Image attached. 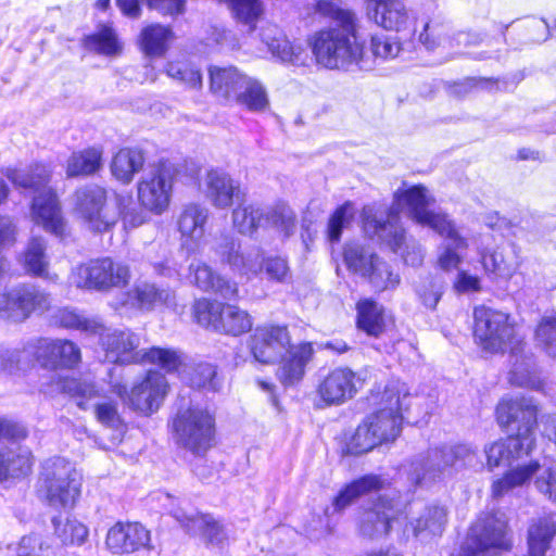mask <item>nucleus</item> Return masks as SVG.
Segmentation results:
<instances>
[{
    "mask_svg": "<svg viewBox=\"0 0 556 556\" xmlns=\"http://www.w3.org/2000/svg\"><path fill=\"white\" fill-rule=\"evenodd\" d=\"M477 249L483 269L492 280L507 281L520 266V257L514 247L496 249L490 253L480 247Z\"/></svg>",
    "mask_w": 556,
    "mask_h": 556,
    "instance_id": "32",
    "label": "nucleus"
},
{
    "mask_svg": "<svg viewBox=\"0 0 556 556\" xmlns=\"http://www.w3.org/2000/svg\"><path fill=\"white\" fill-rule=\"evenodd\" d=\"M364 379L348 367H338L319 382L317 393L325 405H340L355 396Z\"/></svg>",
    "mask_w": 556,
    "mask_h": 556,
    "instance_id": "24",
    "label": "nucleus"
},
{
    "mask_svg": "<svg viewBox=\"0 0 556 556\" xmlns=\"http://www.w3.org/2000/svg\"><path fill=\"white\" fill-rule=\"evenodd\" d=\"M218 325V332L240 336L251 330L253 320L247 311L231 304H227Z\"/></svg>",
    "mask_w": 556,
    "mask_h": 556,
    "instance_id": "50",
    "label": "nucleus"
},
{
    "mask_svg": "<svg viewBox=\"0 0 556 556\" xmlns=\"http://www.w3.org/2000/svg\"><path fill=\"white\" fill-rule=\"evenodd\" d=\"M116 205L119 211L124 227L126 229H134L149 220L147 210L141 205L138 207L132 203V199L127 194H116Z\"/></svg>",
    "mask_w": 556,
    "mask_h": 556,
    "instance_id": "53",
    "label": "nucleus"
},
{
    "mask_svg": "<svg viewBox=\"0 0 556 556\" xmlns=\"http://www.w3.org/2000/svg\"><path fill=\"white\" fill-rule=\"evenodd\" d=\"M50 306V296L35 286L21 285L0 296V318L25 320L33 312Z\"/></svg>",
    "mask_w": 556,
    "mask_h": 556,
    "instance_id": "22",
    "label": "nucleus"
},
{
    "mask_svg": "<svg viewBox=\"0 0 556 556\" xmlns=\"http://www.w3.org/2000/svg\"><path fill=\"white\" fill-rule=\"evenodd\" d=\"M355 215L354 205L345 202L340 205L331 215L328 223V239L331 242H338L341 238L342 230L348 227Z\"/></svg>",
    "mask_w": 556,
    "mask_h": 556,
    "instance_id": "60",
    "label": "nucleus"
},
{
    "mask_svg": "<svg viewBox=\"0 0 556 556\" xmlns=\"http://www.w3.org/2000/svg\"><path fill=\"white\" fill-rule=\"evenodd\" d=\"M511 547L507 517L503 511L481 514L471 526L463 545L451 556H484L492 551Z\"/></svg>",
    "mask_w": 556,
    "mask_h": 556,
    "instance_id": "10",
    "label": "nucleus"
},
{
    "mask_svg": "<svg viewBox=\"0 0 556 556\" xmlns=\"http://www.w3.org/2000/svg\"><path fill=\"white\" fill-rule=\"evenodd\" d=\"M150 542V531L139 522L118 521L109 529L105 538L108 549L116 555L149 548Z\"/></svg>",
    "mask_w": 556,
    "mask_h": 556,
    "instance_id": "26",
    "label": "nucleus"
},
{
    "mask_svg": "<svg viewBox=\"0 0 556 556\" xmlns=\"http://www.w3.org/2000/svg\"><path fill=\"white\" fill-rule=\"evenodd\" d=\"M100 345L105 359L114 364H138L143 362V350H139L140 336L130 329H102Z\"/></svg>",
    "mask_w": 556,
    "mask_h": 556,
    "instance_id": "23",
    "label": "nucleus"
},
{
    "mask_svg": "<svg viewBox=\"0 0 556 556\" xmlns=\"http://www.w3.org/2000/svg\"><path fill=\"white\" fill-rule=\"evenodd\" d=\"M416 292L426 307L434 308L442 296L443 287L439 280L428 277L417 287Z\"/></svg>",
    "mask_w": 556,
    "mask_h": 556,
    "instance_id": "62",
    "label": "nucleus"
},
{
    "mask_svg": "<svg viewBox=\"0 0 556 556\" xmlns=\"http://www.w3.org/2000/svg\"><path fill=\"white\" fill-rule=\"evenodd\" d=\"M254 358L263 364L281 359L277 377L283 386L301 381L305 366L313 355L311 343L290 344V334L285 326L264 325L255 328L249 341Z\"/></svg>",
    "mask_w": 556,
    "mask_h": 556,
    "instance_id": "6",
    "label": "nucleus"
},
{
    "mask_svg": "<svg viewBox=\"0 0 556 556\" xmlns=\"http://www.w3.org/2000/svg\"><path fill=\"white\" fill-rule=\"evenodd\" d=\"M52 526L54 538L61 546H80L89 535L87 526L75 518L53 517Z\"/></svg>",
    "mask_w": 556,
    "mask_h": 556,
    "instance_id": "37",
    "label": "nucleus"
},
{
    "mask_svg": "<svg viewBox=\"0 0 556 556\" xmlns=\"http://www.w3.org/2000/svg\"><path fill=\"white\" fill-rule=\"evenodd\" d=\"M55 321L67 329L79 330L87 334H97L103 325L97 318H88L76 309L64 307L56 312Z\"/></svg>",
    "mask_w": 556,
    "mask_h": 556,
    "instance_id": "51",
    "label": "nucleus"
},
{
    "mask_svg": "<svg viewBox=\"0 0 556 556\" xmlns=\"http://www.w3.org/2000/svg\"><path fill=\"white\" fill-rule=\"evenodd\" d=\"M164 501L168 502V505L164 503L168 513L191 535L199 536L213 546H222L227 540L224 527L211 515H202L193 508L181 507V502L169 494L164 495Z\"/></svg>",
    "mask_w": 556,
    "mask_h": 556,
    "instance_id": "20",
    "label": "nucleus"
},
{
    "mask_svg": "<svg viewBox=\"0 0 556 556\" xmlns=\"http://www.w3.org/2000/svg\"><path fill=\"white\" fill-rule=\"evenodd\" d=\"M83 46L88 51L106 56L116 55L122 51L115 30L109 26H102L96 34L86 36Z\"/></svg>",
    "mask_w": 556,
    "mask_h": 556,
    "instance_id": "48",
    "label": "nucleus"
},
{
    "mask_svg": "<svg viewBox=\"0 0 556 556\" xmlns=\"http://www.w3.org/2000/svg\"><path fill=\"white\" fill-rule=\"evenodd\" d=\"M534 340L541 351L556 358V317L545 316L540 320L535 328Z\"/></svg>",
    "mask_w": 556,
    "mask_h": 556,
    "instance_id": "55",
    "label": "nucleus"
},
{
    "mask_svg": "<svg viewBox=\"0 0 556 556\" xmlns=\"http://www.w3.org/2000/svg\"><path fill=\"white\" fill-rule=\"evenodd\" d=\"M515 359L508 374V381L513 386L539 389L541 381L536 374V368L532 357L526 355L513 354Z\"/></svg>",
    "mask_w": 556,
    "mask_h": 556,
    "instance_id": "44",
    "label": "nucleus"
},
{
    "mask_svg": "<svg viewBox=\"0 0 556 556\" xmlns=\"http://www.w3.org/2000/svg\"><path fill=\"white\" fill-rule=\"evenodd\" d=\"M208 216V208L198 203H189L181 208L177 218V228L181 245L189 253L199 251L204 244Z\"/></svg>",
    "mask_w": 556,
    "mask_h": 556,
    "instance_id": "27",
    "label": "nucleus"
},
{
    "mask_svg": "<svg viewBox=\"0 0 556 556\" xmlns=\"http://www.w3.org/2000/svg\"><path fill=\"white\" fill-rule=\"evenodd\" d=\"M174 170L166 164H160L137 184L139 204L154 215L167 211L173 192Z\"/></svg>",
    "mask_w": 556,
    "mask_h": 556,
    "instance_id": "19",
    "label": "nucleus"
},
{
    "mask_svg": "<svg viewBox=\"0 0 556 556\" xmlns=\"http://www.w3.org/2000/svg\"><path fill=\"white\" fill-rule=\"evenodd\" d=\"M7 178L17 188L35 193L30 206L33 220L46 231L63 238L66 222L55 191L49 186L51 169L46 164H34L27 169L8 168Z\"/></svg>",
    "mask_w": 556,
    "mask_h": 556,
    "instance_id": "7",
    "label": "nucleus"
},
{
    "mask_svg": "<svg viewBox=\"0 0 556 556\" xmlns=\"http://www.w3.org/2000/svg\"><path fill=\"white\" fill-rule=\"evenodd\" d=\"M473 334L478 344L486 352L503 351L514 336L509 316L485 306L475 308Z\"/></svg>",
    "mask_w": 556,
    "mask_h": 556,
    "instance_id": "17",
    "label": "nucleus"
},
{
    "mask_svg": "<svg viewBox=\"0 0 556 556\" xmlns=\"http://www.w3.org/2000/svg\"><path fill=\"white\" fill-rule=\"evenodd\" d=\"M220 261L240 276H257L264 273L266 279L276 283H289L292 271L288 258L281 255L263 256L258 248L242 249L240 241L233 237H225L215 249Z\"/></svg>",
    "mask_w": 556,
    "mask_h": 556,
    "instance_id": "8",
    "label": "nucleus"
},
{
    "mask_svg": "<svg viewBox=\"0 0 556 556\" xmlns=\"http://www.w3.org/2000/svg\"><path fill=\"white\" fill-rule=\"evenodd\" d=\"M49 257L47 255V242L42 237H31L22 255V265L31 276L55 282L56 274L49 273Z\"/></svg>",
    "mask_w": 556,
    "mask_h": 556,
    "instance_id": "35",
    "label": "nucleus"
},
{
    "mask_svg": "<svg viewBox=\"0 0 556 556\" xmlns=\"http://www.w3.org/2000/svg\"><path fill=\"white\" fill-rule=\"evenodd\" d=\"M172 429L177 445L194 455H203L213 445L215 419L206 408L190 405L177 412Z\"/></svg>",
    "mask_w": 556,
    "mask_h": 556,
    "instance_id": "11",
    "label": "nucleus"
},
{
    "mask_svg": "<svg viewBox=\"0 0 556 556\" xmlns=\"http://www.w3.org/2000/svg\"><path fill=\"white\" fill-rule=\"evenodd\" d=\"M249 75L236 66L212 67L210 70L212 92L227 101H235Z\"/></svg>",
    "mask_w": 556,
    "mask_h": 556,
    "instance_id": "34",
    "label": "nucleus"
},
{
    "mask_svg": "<svg viewBox=\"0 0 556 556\" xmlns=\"http://www.w3.org/2000/svg\"><path fill=\"white\" fill-rule=\"evenodd\" d=\"M62 390L73 397L83 409H87L89 403L93 402L92 406L94 407L96 417L105 427L112 429L122 428L117 402L109 396V393H112L111 388L105 391L102 386L87 379L68 378L63 381Z\"/></svg>",
    "mask_w": 556,
    "mask_h": 556,
    "instance_id": "15",
    "label": "nucleus"
},
{
    "mask_svg": "<svg viewBox=\"0 0 556 556\" xmlns=\"http://www.w3.org/2000/svg\"><path fill=\"white\" fill-rule=\"evenodd\" d=\"M235 102L252 112H263L269 105L264 85L256 78L248 76Z\"/></svg>",
    "mask_w": 556,
    "mask_h": 556,
    "instance_id": "43",
    "label": "nucleus"
},
{
    "mask_svg": "<svg viewBox=\"0 0 556 556\" xmlns=\"http://www.w3.org/2000/svg\"><path fill=\"white\" fill-rule=\"evenodd\" d=\"M365 277H368L369 283L378 292L395 289L400 283L399 274L393 273L391 266L380 258Z\"/></svg>",
    "mask_w": 556,
    "mask_h": 556,
    "instance_id": "56",
    "label": "nucleus"
},
{
    "mask_svg": "<svg viewBox=\"0 0 556 556\" xmlns=\"http://www.w3.org/2000/svg\"><path fill=\"white\" fill-rule=\"evenodd\" d=\"M369 17L387 30L401 31L414 21V15L403 0H369Z\"/></svg>",
    "mask_w": 556,
    "mask_h": 556,
    "instance_id": "29",
    "label": "nucleus"
},
{
    "mask_svg": "<svg viewBox=\"0 0 556 556\" xmlns=\"http://www.w3.org/2000/svg\"><path fill=\"white\" fill-rule=\"evenodd\" d=\"M258 36L273 56L281 62L292 65L305 64L307 60L305 49L299 43L290 42L277 25L266 23L261 27Z\"/></svg>",
    "mask_w": 556,
    "mask_h": 556,
    "instance_id": "31",
    "label": "nucleus"
},
{
    "mask_svg": "<svg viewBox=\"0 0 556 556\" xmlns=\"http://www.w3.org/2000/svg\"><path fill=\"white\" fill-rule=\"evenodd\" d=\"M175 294L170 289L159 288L156 285L139 281L123 293L115 303L116 309L150 312L159 305L169 306Z\"/></svg>",
    "mask_w": 556,
    "mask_h": 556,
    "instance_id": "25",
    "label": "nucleus"
},
{
    "mask_svg": "<svg viewBox=\"0 0 556 556\" xmlns=\"http://www.w3.org/2000/svg\"><path fill=\"white\" fill-rule=\"evenodd\" d=\"M314 12L333 22L316 31L309 43L317 62L327 68H345L359 64L363 46L357 41V18L339 0H316Z\"/></svg>",
    "mask_w": 556,
    "mask_h": 556,
    "instance_id": "2",
    "label": "nucleus"
},
{
    "mask_svg": "<svg viewBox=\"0 0 556 556\" xmlns=\"http://www.w3.org/2000/svg\"><path fill=\"white\" fill-rule=\"evenodd\" d=\"M481 465L477 452L467 444L435 447L413 463L412 476L417 484H421Z\"/></svg>",
    "mask_w": 556,
    "mask_h": 556,
    "instance_id": "9",
    "label": "nucleus"
},
{
    "mask_svg": "<svg viewBox=\"0 0 556 556\" xmlns=\"http://www.w3.org/2000/svg\"><path fill=\"white\" fill-rule=\"evenodd\" d=\"M393 252L399 253L401 251V256L405 264L410 265L413 267L420 266L424 262V250L414 240L407 241L406 236L404 235V240L396 250L391 249Z\"/></svg>",
    "mask_w": 556,
    "mask_h": 556,
    "instance_id": "64",
    "label": "nucleus"
},
{
    "mask_svg": "<svg viewBox=\"0 0 556 556\" xmlns=\"http://www.w3.org/2000/svg\"><path fill=\"white\" fill-rule=\"evenodd\" d=\"M189 380L192 387L208 391H217L222 384L216 367L211 363L197 364L190 372Z\"/></svg>",
    "mask_w": 556,
    "mask_h": 556,
    "instance_id": "58",
    "label": "nucleus"
},
{
    "mask_svg": "<svg viewBox=\"0 0 556 556\" xmlns=\"http://www.w3.org/2000/svg\"><path fill=\"white\" fill-rule=\"evenodd\" d=\"M555 534L556 521L552 517H543L534 521L528 532V556H545Z\"/></svg>",
    "mask_w": 556,
    "mask_h": 556,
    "instance_id": "40",
    "label": "nucleus"
},
{
    "mask_svg": "<svg viewBox=\"0 0 556 556\" xmlns=\"http://www.w3.org/2000/svg\"><path fill=\"white\" fill-rule=\"evenodd\" d=\"M167 389L168 383L165 376L152 370L140 382L136 383L129 393L126 386L119 382L111 384L112 394H115L134 410L143 415H151L160 408Z\"/></svg>",
    "mask_w": 556,
    "mask_h": 556,
    "instance_id": "16",
    "label": "nucleus"
},
{
    "mask_svg": "<svg viewBox=\"0 0 556 556\" xmlns=\"http://www.w3.org/2000/svg\"><path fill=\"white\" fill-rule=\"evenodd\" d=\"M410 394L405 382L391 380L380 395L378 408L367 415L345 444V452L362 455L382 443L394 441L401 433L403 410Z\"/></svg>",
    "mask_w": 556,
    "mask_h": 556,
    "instance_id": "5",
    "label": "nucleus"
},
{
    "mask_svg": "<svg viewBox=\"0 0 556 556\" xmlns=\"http://www.w3.org/2000/svg\"><path fill=\"white\" fill-rule=\"evenodd\" d=\"M382 481L378 476H364L348 484L333 500L336 510H342L351 505L356 498L372 490H379Z\"/></svg>",
    "mask_w": 556,
    "mask_h": 556,
    "instance_id": "46",
    "label": "nucleus"
},
{
    "mask_svg": "<svg viewBox=\"0 0 556 556\" xmlns=\"http://www.w3.org/2000/svg\"><path fill=\"white\" fill-rule=\"evenodd\" d=\"M226 305L215 300L200 298L192 306L193 318L200 326L218 332L217 324H220Z\"/></svg>",
    "mask_w": 556,
    "mask_h": 556,
    "instance_id": "49",
    "label": "nucleus"
},
{
    "mask_svg": "<svg viewBox=\"0 0 556 556\" xmlns=\"http://www.w3.org/2000/svg\"><path fill=\"white\" fill-rule=\"evenodd\" d=\"M174 33L169 26L150 24L140 33V46L149 56H162L168 49Z\"/></svg>",
    "mask_w": 556,
    "mask_h": 556,
    "instance_id": "39",
    "label": "nucleus"
},
{
    "mask_svg": "<svg viewBox=\"0 0 556 556\" xmlns=\"http://www.w3.org/2000/svg\"><path fill=\"white\" fill-rule=\"evenodd\" d=\"M370 49L375 58L389 60L399 55L401 46L395 38L386 35H374L370 40Z\"/></svg>",
    "mask_w": 556,
    "mask_h": 556,
    "instance_id": "61",
    "label": "nucleus"
},
{
    "mask_svg": "<svg viewBox=\"0 0 556 556\" xmlns=\"http://www.w3.org/2000/svg\"><path fill=\"white\" fill-rule=\"evenodd\" d=\"M146 162L143 152L139 149L123 148L112 159L111 173L113 177L124 185L132 181Z\"/></svg>",
    "mask_w": 556,
    "mask_h": 556,
    "instance_id": "36",
    "label": "nucleus"
},
{
    "mask_svg": "<svg viewBox=\"0 0 556 556\" xmlns=\"http://www.w3.org/2000/svg\"><path fill=\"white\" fill-rule=\"evenodd\" d=\"M143 362L155 364L167 372L176 371L182 365V354L175 349L151 348L143 353Z\"/></svg>",
    "mask_w": 556,
    "mask_h": 556,
    "instance_id": "57",
    "label": "nucleus"
},
{
    "mask_svg": "<svg viewBox=\"0 0 556 556\" xmlns=\"http://www.w3.org/2000/svg\"><path fill=\"white\" fill-rule=\"evenodd\" d=\"M406 517L405 506L400 497L383 494L362 513L358 530L363 536L372 540L382 539L393 531L400 541L407 540L410 535H437L442 532L446 522V510L442 506H429L415 521L403 527Z\"/></svg>",
    "mask_w": 556,
    "mask_h": 556,
    "instance_id": "3",
    "label": "nucleus"
},
{
    "mask_svg": "<svg viewBox=\"0 0 556 556\" xmlns=\"http://www.w3.org/2000/svg\"><path fill=\"white\" fill-rule=\"evenodd\" d=\"M28 358H35L45 368L74 369L81 362L79 346L66 339L39 338L24 346Z\"/></svg>",
    "mask_w": 556,
    "mask_h": 556,
    "instance_id": "18",
    "label": "nucleus"
},
{
    "mask_svg": "<svg viewBox=\"0 0 556 556\" xmlns=\"http://www.w3.org/2000/svg\"><path fill=\"white\" fill-rule=\"evenodd\" d=\"M263 227H270L285 238L292 236L296 229V215L286 203H276L264 207Z\"/></svg>",
    "mask_w": 556,
    "mask_h": 556,
    "instance_id": "41",
    "label": "nucleus"
},
{
    "mask_svg": "<svg viewBox=\"0 0 556 556\" xmlns=\"http://www.w3.org/2000/svg\"><path fill=\"white\" fill-rule=\"evenodd\" d=\"M130 280V269L123 262L111 257L92 258L73 268L70 275L72 285L80 289L110 291L125 287Z\"/></svg>",
    "mask_w": 556,
    "mask_h": 556,
    "instance_id": "13",
    "label": "nucleus"
},
{
    "mask_svg": "<svg viewBox=\"0 0 556 556\" xmlns=\"http://www.w3.org/2000/svg\"><path fill=\"white\" fill-rule=\"evenodd\" d=\"M533 477L538 491L556 504V463L552 462L540 464L538 460H531L528 464H518L516 468L493 481L492 496L502 497L515 488L522 486Z\"/></svg>",
    "mask_w": 556,
    "mask_h": 556,
    "instance_id": "14",
    "label": "nucleus"
},
{
    "mask_svg": "<svg viewBox=\"0 0 556 556\" xmlns=\"http://www.w3.org/2000/svg\"><path fill=\"white\" fill-rule=\"evenodd\" d=\"M168 77L186 85L190 88H198L202 85V75L200 70L186 60L172 61L166 65Z\"/></svg>",
    "mask_w": 556,
    "mask_h": 556,
    "instance_id": "54",
    "label": "nucleus"
},
{
    "mask_svg": "<svg viewBox=\"0 0 556 556\" xmlns=\"http://www.w3.org/2000/svg\"><path fill=\"white\" fill-rule=\"evenodd\" d=\"M235 17L249 25L251 29L254 28L255 23L264 12L261 0H228Z\"/></svg>",
    "mask_w": 556,
    "mask_h": 556,
    "instance_id": "59",
    "label": "nucleus"
},
{
    "mask_svg": "<svg viewBox=\"0 0 556 556\" xmlns=\"http://www.w3.org/2000/svg\"><path fill=\"white\" fill-rule=\"evenodd\" d=\"M433 199L424 186H413L394 192L389 208L382 205H366L362 212L365 233L390 249L396 250L404 240V228L400 224V211L405 208L410 218L431 229H444L448 216L429 208Z\"/></svg>",
    "mask_w": 556,
    "mask_h": 556,
    "instance_id": "1",
    "label": "nucleus"
},
{
    "mask_svg": "<svg viewBox=\"0 0 556 556\" xmlns=\"http://www.w3.org/2000/svg\"><path fill=\"white\" fill-rule=\"evenodd\" d=\"M51 548L39 535H25L18 544L17 556H49Z\"/></svg>",
    "mask_w": 556,
    "mask_h": 556,
    "instance_id": "63",
    "label": "nucleus"
},
{
    "mask_svg": "<svg viewBox=\"0 0 556 556\" xmlns=\"http://www.w3.org/2000/svg\"><path fill=\"white\" fill-rule=\"evenodd\" d=\"M357 326L368 336L378 337L384 330L383 307L372 300L357 303Z\"/></svg>",
    "mask_w": 556,
    "mask_h": 556,
    "instance_id": "42",
    "label": "nucleus"
},
{
    "mask_svg": "<svg viewBox=\"0 0 556 556\" xmlns=\"http://www.w3.org/2000/svg\"><path fill=\"white\" fill-rule=\"evenodd\" d=\"M189 279L191 283L203 292H212L225 300H236L238 298L239 290L237 283L220 276L202 261L190 264Z\"/></svg>",
    "mask_w": 556,
    "mask_h": 556,
    "instance_id": "30",
    "label": "nucleus"
},
{
    "mask_svg": "<svg viewBox=\"0 0 556 556\" xmlns=\"http://www.w3.org/2000/svg\"><path fill=\"white\" fill-rule=\"evenodd\" d=\"M233 227L241 233L252 236L257 228L263 227L264 207L257 204H238L232 214Z\"/></svg>",
    "mask_w": 556,
    "mask_h": 556,
    "instance_id": "47",
    "label": "nucleus"
},
{
    "mask_svg": "<svg viewBox=\"0 0 556 556\" xmlns=\"http://www.w3.org/2000/svg\"><path fill=\"white\" fill-rule=\"evenodd\" d=\"M38 491L50 506L73 507L80 493V477L75 467L62 457L42 464Z\"/></svg>",
    "mask_w": 556,
    "mask_h": 556,
    "instance_id": "12",
    "label": "nucleus"
},
{
    "mask_svg": "<svg viewBox=\"0 0 556 556\" xmlns=\"http://www.w3.org/2000/svg\"><path fill=\"white\" fill-rule=\"evenodd\" d=\"M33 457L24 451L15 454L12 450L0 446V481L8 477L25 476L31 470Z\"/></svg>",
    "mask_w": 556,
    "mask_h": 556,
    "instance_id": "45",
    "label": "nucleus"
},
{
    "mask_svg": "<svg viewBox=\"0 0 556 556\" xmlns=\"http://www.w3.org/2000/svg\"><path fill=\"white\" fill-rule=\"evenodd\" d=\"M204 193L211 204L220 210L230 207L235 201H242L244 193L240 184L222 169H211L204 179Z\"/></svg>",
    "mask_w": 556,
    "mask_h": 556,
    "instance_id": "28",
    "label": "nucleus"
},
{
    "mask_svg": "<svg viewBox=\"0 0 556 556\" xmlns=\"http://www.w3.org/2000/svg\"><path fill=\"white\" fill-rule=\"evenodd\" d=\"M105 202V189L97 185H88L76 190L74 211L90 230L103 232L116 223V216L106 212Z\"/></svg>",
    "mask_w": 556,
    "mask_h": 556,
    "instance_id": "21",
    "label": "nucleus"
},
{
    "mask_svg": "<svg viewBox=\"0 0 556 556\" xmlns=\"http://www.w3.org/2000/svg\"><path fill=\"white\" fill-rule=\"evenodd\" d=\"M103 150L98 147L73 152L66 162L67 177L89 176L102 167Z\"/></svg>",
    "mask_w": 556,
    "mask_h": 556,
    "instance_id": "38",
    "label": "nucleus"
},
{
    "mask_svg": "<svg viewBox=\"0 0 556 556\" xmlns=\"http://www.w3.org/2000/svg\"><path fill=\"white\" fill-rule=\"evenodd\" d=\"M443 228L445 229L433 230L444 238V242L440 247L438 264L441 269L448 271L459 266L463 261L462 252L468 249L469 243L450 218Z\"/></svg>",
    "mask_w": 556,
    "mask_h": 556,
    "instance_id": "33",
    "label": "nucleus"
},
{
    "mask_svg": "<svg viewBox=\"0 0 556 556\" xmlns=\"http://www.w3.org/2000/svg\"><path fill=\"white\" fill-rule=\"evenodd\" d=\"M496 416L498 424L515 434L485 445L486 466L490 470L507 466L509 471L518 466H513L514 462L534 448L538 405L526 396L503 399L496 407Z\"/></svg>",
    "mask_w": 556,
    "mask_h": 556,
    "instance_id": "4",
    "label": "nucleus"
},
{
    "mask_svg": "<svg viewBox=\"0 0 556 556\" xmlns=\"http://www.w3.org/2000/svg\"><path fill=\"white\" fill-rule=\"evenodd\" d=\"M379 257L358 243H349L344 248V262L350 270L366 276Z\"/></svg>",
    "mask_w": 556,
    "mask_h": 556,
    "instance_id": "52",
    "label": "nucleus"
}]
</instances>
